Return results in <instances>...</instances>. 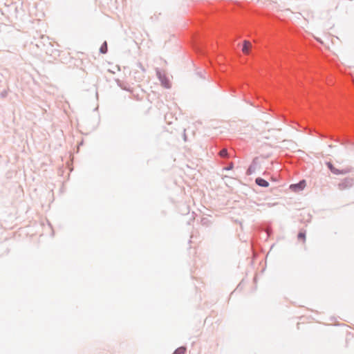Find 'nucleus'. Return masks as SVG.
Here are the masks:
<instances>
[{"mask_svg": "<svg viewBox=\"0 0 354 354\" xmlns=\"http://www.w3.org/2000/svg\"><path fill=\"white\" fill-rule=\"evenodd\" d=\"M218 155L221 158H224V159H227L229 158V153H228L227 149H225V148L222 149L219 151Z\"/></svg>", "mask_w": 354, "mask_h": 354, "instance_id": "423d86ee", "label": "nucleus"}, {"mask_svg": "<svg viewBox=\"0 0 354 354\" xmlns=\"http://www.w3.org/2000/svg\"><path fill=\"white\" fill-rule=\"evenodd\" d=\"M156 72L157 77L160 81L161 84L167 88H170L171 85H170L169 80L167 77L165 72L161 71L159 68H156Z\"/></svg>", "mask_w": 354, "mask_h": 354, "instance_id": "f257e3e1", "label": "nucleus"}, {"mask_svg": "<svg viewBox=\"0 0 354 354\" xmlns=\"http://www.w3.org/2000/svg\"><path fill=\"white\" fill-rule=\"evenodd\" d=\"M353 184V179L351 178H345L342 182L338 184L339 189H344L351 187Z\"/></svg>", "mask_w": 354, "mask_h": 354, "instance_id": "7ed1b4c3", "label": "nucleus"}, {"mask_svg": "<svg viewBox=\"0 0 354 354\" xmlns=\"http://www.w3.org/2000/svg\"><path fill=\"white\" fill-rule=\"evenodd\" d=\"M255 170V167L251 165L248 169H247L246 174L247 175H251Z\"/></svg>", "mask_w": 354, "mask_h": 354, "instance_id": "9d476101", "label": "nucleus"}, {"mask_svg": "<svg viewBox=\"0 0 354 354\" xmlns=\"http://www.w3.org/2000/svg\"><path fill=\"white\" fill-rule=\"evenodd\" d=\"M140 67L144 71V68H142L141 64H140Z\"/></svg>", "mask_w": 354, "mask_h": 354, "instance_id": "4468645a", "label": "nucleus"}, {"mask_svg": "<svg viewBox=\"0 0 354 354\" xmlns=\"http://www.w3.org/2000/svg\"><path fill=\"white\" fill-rule=\"evenodd\" d=\"M252 49V44L248 41H244L242 50L245 54H250Z\"/></svg>", "mask_w": 354, "mask_h": 354, "instance_id": "20e7f679", "label": "nucleus"}, {"mask_svg": "<svg viewBox=\"0 0 354 354\" xmlns=\"http://www.w3.org/2000/svg\"><path fill=\"white\" fill-rule=\"evenodd\" d=\"M255 183L257 185L263 187H268L269 186V183L265 179L258 177L255 180Z\"/></svg>", "mask_w": 354, "mask_h": 354, "instance_id": "39448f33", "label": "nucleus"}, {"mask_svg": "<svg viewBox=\"0 0 354 354\" xmlns=\"http://www.w3.org/2000/svg\"><path fill=\"white\" fill-rule=\"evenodd\" d=\"M233 166H234V165H233V163H232V162H231V163H230L227 166L223 168V169H224V170H231V169H232Z\"/></svg>", "mask_w": 354, "mask_h": 354, "instance_id": "f8f14e48", "label": "nucleus"}, {"mask_svg": "<svg viewBox=\"0 0 354 354\" xmlns=\"http://www.w3.org/2000/svg\"><path fill=\"white\" fill-rule=\"evenodd\" d=\"M185 140H186V135H184Z\"/></svg>", "mask_w": 354, "mask_h": 354, "instance_id": "2eb2a0df", "label": "nucleus"}, {"mask_svg": "<svg viewBox=\"0 0 354 354\" xmlns=\"http://www.w3.org/2000/svg\"><path fill=\"white\" fill-rule=\"evenodd\" d=\"M305 185V181L304 180H302V181H300L299 183L297 184H295V185H292L291 187H299L300 189H303L304 188V186Z\"/></svg>", "mask_w": 354, "mask_h": 354, "instance_id": "9b49d317", "label": "nucleus"}, {"mask_svg": "<svg viewBox=\"0 0 354 354\" xmlns=\"http://www.w3.org/2000/svg\"><path fill=\"white\" fill-rule=\"evenodd\" d=\"M266 233H267V234H268V236H270V230H268L266 231Z\"/></svg>", "mask_w": 354, "mask_h": 354, "instance_id": "ddd939ff", "label": "nucleus"}, {"mask_svg": "<svg viewBox=\"0 0 354 354\" xmlns=\"http://www.w3.org/2000/svg\"><path fill=\"white\" fill-rule=\"evenodd\" d=\"M187 351L186 347L180 346L175 350L173 354H185Z\"/></svg>", "mask_w": 354, "mask_h": 354, "instance_id": "6e6552de", "label": "nucleus"}, {"mask_svg": "<svg viewBox=\"0 0 354 354\" xmlns=\"http://www.w3.org/2000/svg\"><path fill=\"white\" fill-rule=\"evenodd\" d=\"M297 239L298 240L304 242L306 240V232L303 230L299 231L297 235Z\"/></svg>", "mask_w": 354, "mask_h": 354, "instance_id": "0eeeda50", "label": "nucleus"}, {"mask_svg": "<svg viewBox=\"0 0 354 354\" xmlns=\"http://www.w3.org/2000/svg\"><path fill=\"white\" fill-rule=\"evenodd\" d=\"M328 168L330 169V171L334 174H345L351 171L350 169H344L339 170L338 169H336L331 162L327 163Z\"/></svg>", "mask_w": 354, "mask_h": 354, "instance_id": "f03ea898", "label": "nucleus"}, {"mask_svg": "<svg viewBox=\"0 0 354 354\" xmlns=\"http://www.w3.org/2000/svg\"><path fill=\"white\" fill-rule=\"evenodd\" d=\"M100 53H102V54H105V53H107V51H108V46H107V43H106V41H104V42L102 44V46H101V47H100Z\"/></svg>", "mask_w": 354, "mask_h": 354, "instance_id": "1a4fd4ad", "label": "nucleus"}]
</instances>
